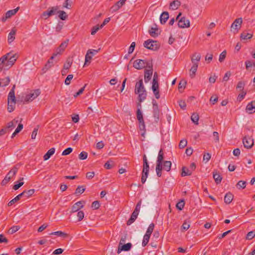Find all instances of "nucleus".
I'll return each mask as SVG.
<instances>
[{
  "instance_id": "6e6d98bb",
  "label": "nucleus",
  "mask_w": 255,
  "mask_h": 255,
  "mask_svg": "<svg viewBox=\"0 0 255 255\" xmlns=\"http://www.w3.org/2000/svg\"><path fill=\"white\" fill-rule=\"evenodd\" d=\"M6 58H7L6 55H3L0 58V71L4 69V67L2 65V63H3L4 61L6 60Z\"/></svg>"
},
{
  "instance_id": "c03bdc74",
  "label": "nucleus",
  "mask_w": 255,
  "mask_h": 255,
  "mask_svg": "<svg viewBox=\"0 0 255 255\" xmlns=\"http://www.w3.org/2000/svg\"><path fill=\"white\" fill-rule=\"evenodd\" d=\"M190 221L189 220H185L182 227H181V229L182 231H186L187 230L189 227H190Z\"/></svg>"
},
{
  "instance_id": "a878e982",
  "label": "nucleus",
  "mask_w": 255,
  "mask_h": 255,
  "mask_svg": "<svg viewBox=\"0 0 255 255\" xmlns=\"http://www.w3.org/2000/svg\"><path fill=\"white\" fill-rule=\"evenodd\" d=\"M5 55H6L7 58L6 60L4 61V63H2V65L4 67V70H8L12 66L11 64L9 65V61L8 60V56L10 55V53H8L6 54Z\"/></svg>"
},
{
  "instance_id": "4d7b16f0",
  "label": "nucleus",
  "mask_w": 255,
  "mask_h": 255,
  "mask_svg": "<svg viewBox=\"0 0 255 255\" xmlns=\"http://www.w3.org/2000/svg\"><path fill=\"white\" fill-rule=\"evenodd\" d=\"M255 237V231H252L249 232L246 237V239L247 240H252Z\"/></svg>"
},
{
  "instance_id": "49530a36",
  "label": "nucleus",
  "mask_w": 255,
  "mask_h": 255,
  "mask_svg": "<svg viewBox=\"0 0 255 255\" xmlns=\"http://www.w3.org/2000/svg\"><path fill=\"white\" fill-rule=\"evenodd\" d=\"M237 187L238 188V189H244L246 186V182L243 181H240L238 182V183L236 185Z\"/></svg>"
},
{
  "instance_id": "a19ab883",
  "label": "nucleus",
  "mask_w": 255,
  "mask_h": 255,
  "mask_svg": "<svg viewBox=\"0 0 255 255\" xmlns=\"http://www.w3.org/2000/svg\"><path fill=\"white\" fill-rule=\"evenodd\" d=\"M157 30V28L151 27L150 29H149L148 32L150 36H151L153 37H156L158 35V34L157 32H156V31Z\"/></svg>"
},
{
  "instance_id": "2eb2a0df",
  "label": "nucleus",
  "mask_w": 255,
  "mask_h": 255,
  "mask_svg": "<svg viewBox=\"0 0 255 255\" xmlns=\"http://www.w3.org/2000/svg\"><path fill=\"white\" fill-rule=\"evenodd\" d=\"M131 246L132 245L130 243L124 245L121 247L119 246L118 250V253L120 254L122 251H128L130 250Z\"/></svg>"
},
{
  "instance_id": "6ab92c4d",
  "label": "nucleus",
  "mask_w": 255,
  "mask_h": 255,
  "mask_svg": "<svg viewBox=\"0 0 255 255\" xmlns=\"http://www.w3.org/2000/svg\"><path fill=\"white\" fill-rule=\"evenodd\" d=\"M18 120L14 119L12 121L8 123L5 127L6 129H7L10 131L15 127L16 125L18 123Z\"/></svg>"
},
{
  "instance_id": "bf43d9fd",
  "label": "nucleus",
  "mask_w": 255,
  "mask_h": 255,
  "mask_svg": "<svg viewBox=\"0 0 255 255\" xmlns=\"http://www.w3.org/2000/svg\"><path fill=\"white\" fill-rule=\"evenodd\" d=\"M100 50V48H99L97 50L89 49L87 51V53H88L91 56H92H92H94L95 54H96L97 53H98Z\"/></svg>"
},
{
  "instance_id": "5701e85b",
  "label": "nucleus",
  "mask_w": 255,
  "mask_h": 255,
  "mask_svg": "<svg viewBox=\"0 0 255 255\" xmlns=\"http://www.w3.org/2000/svg\"><path fill=\"white\" fill-rule=\"evenodd\" d=\"M153 115L155 122L158 123L159 120L160 116V110L159 108H155V109H153Z\"/></svg>"
},
{
  "instance_id": "ddd939ff",
  "label": "nucleus",
  "mask_w": 255,
  "mask_h": 255,
  "mask_svg": "<svg viewBox=\"0 0 255 255\" xmlns=\"http://www.w3.org/2000/svg\"><path fill=\"white\" fill-rule=\"evenodd\" d=\"M83 203L84 202L83 201H79L75 203L71 208V212L74 213L79 211L80 209L83 208Z\"/></svg>"
},
{
  "instance_id": "a18cd8bd",
  "label": "nucleus",
  "mask_w": 255,
  "mask_h": 255,
  "mask_svg": "<svg viewBox=\"0 0 255 255\" xmlns=\"http://www.w3.org/2000/svg\"><path fill=\"white\" fill-rule=\"evenodd\" d=\"M150 235H148L147 234H145L144 237H143V241H142V246L143 247H145L147 245V244H148V242H149V240L150 239Z\"/></svg>"
},
{
  "instance_id": "de8ad7c7",
  "label": "nucleus",
  "mask_w": 255,
  "mask_h": 255,
  "mask_svg": "<svg viewBox=\"0 0 255 255\" xmlns=\"http://www.w3.org/2000/svg\"><path fill=\"white\" fill-rule=\"evenodd\" d=\"M163 169L162 165L156 164V172L158 177L161 176V171Z\"/></svg>"
},
{
  "instance_id": "c9c22d12",
  "label": "nucleus",
  "mask_w": 255,
  "mask_h": 255,
  "mask_svg": "<svg viewBox=\"0 0 255 255\" xmlns=\"http://www.w3.org/2000/svg\"><path fill=\"white\" fill-rule=\"evenodd\" d=\"M40 94V90L38 89L34 90L32 92L30 93L29 94L31 98L33 100L36 97H37Z\"/></svg>"
},
{
  "instance_id": "20e7f679",
  "label": "nucleus",
  "mask_w": 255,
  "mask_h": 255,
  "mask_svg": "<svg viewBox=\"0 0 255 255\" xmlns=\"http://www.w3.org/2000/svg\"><path fill=\"white\" fill-rule=\"evenodd\" d=\"M58 6L49 7L47 10L42 13L41 16L44 19H47L49 17L58 13Z\"/></svg>"
},
{
  "instance_id": "9b49d317",
  "label": "nucleus",
  "mask_w": 255,
  "mask_h": 255,
  "mask_svg": "<svg viewBox=\"0 0 255 255\" xmlns=\"http://www.w3.org/2000/svg\"><path fill=\"white\" fill-rule=\"evenodd\" d=\"M243 22L242 18H238L235 20L234 22L232 23L231 25V28L234 29L235 30H238L241 28V24Z\"/></svg>"
},
{
  "instance_id": "69168bd1",
  "label": "nucleus",
  "mask_w": 255,
  "mask_h": 255,
  "mask_svg": "<svg viewBox=\"0 0 255 255\" xmlns=\"http://www.w3.org/2000/svg\"><path fill=\"white\" fill-rule=\"evenodd\" d=\"M100 28H101L100 25L99 26V25L94 26L91 30V34L93 35H95Z\"/></svg>"
},
{
  "instance_id": "412c9836",
  "label": "nucleus",
  "mask_w": 255,
  "mask_h": 255,
  "mask_svg": "<svg viewBox=\"0 0 255 255\" xmlns=\"http://www.w3.org/2000/svg\"><path fill=\"white\" fill-rule=\"evenodd\" d=\"M23 178L21 177L17 181L14 182V184L12 187V189L14 190H18L22 185H23L24 182H23Z\"/></svg>"
},
{
  "instance_id": "b1692460",
  "label": "nucleus",
  "mask_w": 255,
  "mask_h": 255,
  "mask_svg": "<svg viewBox=\"0 0 255 255\" xmlns=\"http://www.w3.org/2000/svg\"><path fill=\"white\" fill-rule=\"evenodd\" d=\"M10 81L9 77L0 79V87H5L8 85Z\"/></svg>"
},
{
  "instance_id": "052dcab7",
  "label": "nucleus",
  "mask_w": 255,
  "mask_h": 255,
  "mask_svg": "<svg viewBox=\"0 0 255 255\" xmlns=\"http://www.w3.org/2000/svg\"><path fill=\"white\" fill-rule=\"evenodd\" d=\"M226 54H227V52H226V50H224L223 51L220 55V57H219V61L220 62H222L224 61L225 58H226Z\"/></svg>"
},
{
  "instance_id": "f257e3e1",
  "label": "nucleus",
  "mask_w": 255,
  "mask_h": 255,
  "mask_svg": "<svg viewBox=\"0 0 255 255\" xmlns=\"http://www.w3.org/2000/svg\"><path fill=\"white\" fill-rule=\"evenodd\" d=\"M134 92L135 94H138V102H142L146 99L147 93L143 84L142 79L136 83Z\"/></svg>"
},
{
  "instance_id": "8fccbe9b",
  "label": "nucleus",
  "mask_w": 255,
  "mask_h": 255,
  "mask_svg": "<svg viewBox=\"0 0 255 255\" xmlns=\"http://www.w3.org/2000/svg\"><path fill=\"white\" fill-rule=\"evenodd\" d=\"M252 35L250 33L243 32L241 34V38L244 40H247L251 38Z\"/></svg>"
},
{
  "instance_id": "ea45409f",
  "label": "nucleus",
  "mask_w": 255,
  "mask_h": 255,
  "mask_svg": "<svg viewBox=\"0 0 255 255\" xmlns=\"http://www.w3.org/2000/svg\"><path fill=\"white\" fill-rule=\"evenodd\" d=\"M186 81L182 80L180 82V83L178 84V90L179 92L182 93L183 91V90L185 88V86L186 85Z\"/></svg>"
},
{
  "instance_id": "aec40b11",
  "label": "nucleus",
  "mask_w": 255,
  "mask_h": 255,
  "mask_svg": "<svg viewBox=\"0 0 255 255\" xmlns=\"http://www.w3.org/2000/svg\"><path fill=\"white\" fill-rule=\"evenodd\" d=\"M18 170V168L16 166H14L6 175L9 179H11L16 173Z\"/></svg>"
},
{
  "instance_id": "37998d69",
  "label": "nucleus",
  "mask_w": 255,
  "mask_h": 255,
  "mask_svg": "<svg viewBox=\"0 0 255 255\" xmlns=\"http://www.w3.org/2000/svg\"><path fill=\"white\" fill-rule=\"evenodd\" d=\"M136 117L139 123H141L144 121L142 113L139 108H138L136 111Z\"/></svg>"
},
{
  "instance_id": "603ef678",
  "label": "nucleus",
  "mask_w": 255,
  "mask_h": 255,
  "mask_svg": "<svg viewBox=\"0 0 255 255\" xmlns=\"http://www.w3.org/2000/svg\"><path fill=\"white\" fill-rule=\"evenodd\" d=\"M154 227V224L153 223L150 224L146 231V234H147V235L150 236L151 234H152V233L153 232Z\"/></svg>"
},
{
  "instance_id": "f3484780",
  "label": "nucleus",
  "mask_w": 255,
  "mask_h": 255,
  "mask_svg": "<svg viewBox=\"0 0 255 255\" xmlns=\"http://www.w3.org/2000/svg\"><path fill=\"white\" fill-rule=\"evenodd\" d=\"M181 5V2L178 0H173L170 3L169 8L172 10H176Z\"/></svg>"
},
{
  "instance_id": "dca6fc26",
  "label": "nucleus",
  "mask_w": 255,
  "mask_h": 255,
  "mask_svg": "<svg viewBox=\"0 0 255 255\" xmlns=\"http://www.w3.org/2000/svg\"><path fill=\"white\" fill-rule=\"evenodd\" d=\"M169 18V13L167 11H163L160 17V21L161 24H165Z\"/></svg>"
},
{
  "instance_id": "864d4df0",
  "label": "nucleus",
  "mask_w": 255,
  "mask_h": 255,
  "mask_svg": "<svg viewBox=\"0 0 255 255\" xmlns=\"http://www.w3.org/2000/svg\"><path fill=\"white\" fill-rule=\"evenodd\" d=\"M184 205L185 203L184 200H181L177 203L176 206L178 209L179 210H182L184 206Z\"/></svg>"
},
{
  "instance_id": "bb28decb",
  "label": "nucleus",
  "mask_w": 255,
  "mask_h": 255,
  "mask_svg": "<svg viewBox=\"0 0 255 255\" xmlns=\"http://www.w3.org/2000/svg\"><path fill=\"white\" fill-rule=\"evenodd\" d=\"M233 195L231 192L227 193L224 197V201L226 204H230L233 199Z\"/></svg>"
},
{
  "instance_id": "3c124183",
  "label": "nucleus",
  "mask_w": 255,
  "mask_h": 255,
  "mask_svg": "<svg viewBox=\"0 0 255 255\" xmlns=\"http://www.w3.org/2000/svg\"><path fill=\"white\" fill-rule=\"evenodd\" d=\"M72 63V61H71L70 59H68L66 61V63H65L63 65V69L65 70H68L70 68Z\"/></svg>"
},
{
  "instance_id": "4c0bfd02",
  "label": "nucleus",
  "mask_w": 255,
  "mask_h": 255,
  "mask_svg": "<svg viewBox=\"0 0 255 255\" xmlns=\"http://www.w3.org/2000/svg\"><path fill=\"white\" fill-rule=\"evenodd\" d=\"M139 128L140 130L143 131L141 133V135L143 137H144L146 129H145V126L144 124V122L143 121L142 122L139 123Z\"/></svg>"
},
{
  "instance_id": "6e6552de",
  "label": "nucleus",
  "mask_w": 255,
  "mask_h": 255,
  "mask_svg": "<svg viewBox=\"0 0 255 255\" xmlns=\"http://www.w3.org/2000/svg\"><path fill=\"white\" fill-rule=\"evenodd\" d=\"M152 89L156 99H159L160 94L159 91V84L158 81H155V80L154 81H152Z\"/></svg>"
},
{
  "instance_id": "58836bf2",
  "label": "nucleus",
  "mask_w": 255,
  "mask_h": 255,
  "mask_svg": "<svg viewBox=\"0 0 255 255\" xmlns=\"http://www.w3.org/2000/svg\"><path fill=\"white\" fill-rule=\"evenodd\" d=\"M58 13H59V17L60 19L64 20L68 17L67 13L63 10H58Z\"/></svg>"
},
{
  "instance_id": "338daca9",
  "label": "nucleus",
  "mask_w": 255,
  "mask_h": 255,
  "mask_svg": "<svg viewBox=\"0 0 255 255\" xmlns=\"http://www.w3.org/2000/svg\"><path fill=\"white\" fill-rule=\"evenodd\" d=\"M68 41V40H67L66 41L62 42L58 47L64 51L66 47L67 46Z\"/></svg>"
},
{
  "instance_id": "0eeeda50",
  "label": "nucleus",
  "mask_w": 255,
  "mask_h": 255,
  "mask_svg": "<svg viewBox=\"0 0 255 255\" xmlns=\"http://www.w3.org/2000/svg\"><path fill=\"white\" fill-rule=\"evenodd\" d=\"M178 25L179 27L184 28L190 27V21L185 17H182L178 20Z\"/></svg>"
},
{
  "instance_id": "4468645a",
  "label": "nucleus",
  "mask_w": 255,
  "mask_h": 255,
  "mask_svg": "<svg viewBox=\"0 0 255 255\" xmlns=\"http://www.w3.org/2000/svg\"><path fill=\"white\" fill-rule=\"evenodd\" d=\"M16 32V29L13 27L11 31L9 33L7 37V42L8 43H11L15 39V35Z\"/></svg>"
},
{
  "instance_id": "cd10ccee",
  "label": "nucleus",
  "mask_w": 255,
  "mask_h": 255,
  "mask_svg": "<svg viewBox=\"0 0 255 255\" xmlns=\"http://www.w3.org/2000/svg\"><path fill=\"white\" fill-rule=\"evenodd\" d=\"M198 67V64H193V66L191 67L190 69V76L192 78L194 77L196 72L197 70V68Z\"/></svg>"
},
{
  "instance_id": "c756f323",
  "label": "nucleus",
  "mask_w": 255,
  "mask_h": 255,
  "mask_svg": "<svg viewBox=\"0 0 255 255\" xmlns=\"http://www.w3.org/2000/svg\"><path fill=\"white\" fill-rule=\"evenodd\" d=\"M192 174V171L189 169L188 168L183 166L182 168V172L181 176H186L191 175Z\"/></svg>"
},
{
  "instance_id": "423d86ee",
  "label": "nucleus",
  "mask_w": 255,
  "mask_h": 255,
  "mask_svg": "<svg viewBox=\"0 0 255 255\" xmlns=\"http://www.w3.org/2000/svg\"><path fill=\"white\" fill-rule=\"evenodd\" d=\"M149 168V167L148 162L143 163L142 173L141 178V182H142V183H144L146 180L148 174Z\"/></svg>"
},
{
  "instance_id": "a211bd4d",
  "label": "nucleus",
  "mask_w": 255,
  "mask_h": 255,
  "mask_svg": "<svg viewBox=\"0 0 255 255\" xmlns=\"http://www.w3.org/2000/svg\"><path fill=\"white\" fill-rule=\"evenodd\" d=\"M164 158V153L162 148L160 149L158 152L156 164L162 165V162Z\"/></svg>"
},
{
  "instance_id": "680f3d73",
  "label": "nucleus",
  "mask_w": 255,
  "mask_h": 255,
  "mask_svg": "<svg viewBox=\"0 0 255 255\" xmlns=\"http://www.w3.org/2000/svg\"><path fill=\"white\" fill-rule=\"evenodd\" d=\"M88 153L85 151L81 152L79 155V158L81 160H84L87 158Z\"/></svg>"
},
{
  "instance_id": "79ce46f5",
  "label": "nucleus",
  "mask_w": 255,
  "mask_h": 255,
  "mask_svg": "<svg viewBox=\"0 0 255 255\" xmlns=\"http://www.w3.org/2000/svg\"><path fill=\"white\" fill-rule=\"evenodd\" d=\"M50 235H57L58 236L62 237L64 238H67L68 236L67 234L62 232L61 231H57V232H52V233H50Z\"/></svg>"
},
{
  "instance_id": "7c9ffc66",
  "label": "nucleus",
  "mask_w": 255,
  "mask_h": 255,
  "mask_svg": "<svg viewBox=\"0 0 255 255\" xmlns=\"http://www.w3.org/2000/svg\"><path fill=\"white\" fill-rule=\"evenodd\" d=\"M19 9V7H17L16 8L8 10L5 14L8 17V18H10L12 16L15 15L18 9Z\"/></svg>"
},
{
  "instance_id": "f704fd0d",
  "label": "nucleus",
  "mask_w": 255,
  "mask_h": 255,
  "mask_svg": "<svg viewBox=\"0 0 255 255\" xmlns=\"http://www.w3.org/2000/svg\"><path fill=\"white\" fill-rule=\"evenodd\" d=\"M163 166V168L165 170L169 171L171 169V162L170 161H164L163 164H162Z\"/></svg>"
},
{
  "instance_id": "7ed1b4c3",
  "label": "nucleus",
  "mask_w": 255,
  "mask_h": 255,
  "mask_svg": "<svg viewBox=\"0 0 255 255\" xmlns=\"http://www.w3.org/2000/svg\"><path fill=\"white\" fill-rule=\"evenodd\" d=\"M143 46L147 49L153 51L157 50L160 46L157 41L150 39L145 41L143 43Z\"/></svg>"
},
{
  "instance_id": "f03ea898",
  "label": "nucleus",
  "mask_w": 255,
  "mask_h": 255,
  "mask_svg": "<svg viewBox=\"0 0 255 255\" xmlns=\"http://www.w3.org/2000/svg\"><path fill=\"white\" fill-rule=\"evenodd\" d=\"M133 67L138 70L142 69L145 67L151 68L153 67L152 60H146L142 59H137L134 61Z\"/></svg>"
},
{
  "instance_id": "774afa93",
  "label": "nucleus",
  "mask_w": 255,
  "mask_h": 255,
  "mask_svg": "<svg viewBox=\"0 0 255 255\" xmlns=\"http://www.w3.org/2000/svg\"><path fill=\"white\" fill-rule=\"evenodd\" d=\"M73 78V75L72 74L68 75L65 80V84L66 85H69L70 84V81Z\"/></svg>"
},
{
  "instance_id": "e2e57ef3",
  "label": "nucleus",
  "mask_w": 255,
  "mask_h": 255,
  "mask_svg": "<svg viewBox=\"0 0 255 255\" xmlns=\"http://www.w3.org/2000/svg\"><path fill=\"white\" fill-rule=\"evenodd\" d=\"M20 227L17 226H14L12 227L9 230V233L10 234H12L17 231L18 230H19Z\"/></svg>"
},
{
  "instance_id": "1a4fd4ad",
  "label": "nucleus",
  "mask_w": 255,
  "mask_h": 255,
  "mask_svg": "<svg viewBox=\"0 0 255 255\" xmlns=\"http://www.w3.org/2000/svg\"><path fill=\"white\" fill-rule=\"evenodd\" d=\"M153 73V67L144 71V82L147 83L151 79Z\"/></svg>"
},
{
  "instance_id": "4be33fe9",
  "label": "nucleus",
  "mask_w": 255,
  "mask_h": 255,
  "mask_svg": "<svg viewBox=\"0 0 255 255\" xmlns=\"http://www.w3.org/2000/svg\"><path fill=\"white\" fill-rule=\"evenodd\" d=\"M201 59V55L198 53H195L193 55L191 58V61L193 64H198V62L200 61Z\"/></svg>"
},
{
  "instance_id": "473e14b6",
  "label": "nucleus",
  "mask_w": 255,
  "mask_h": 255,
  "mask_svg": "<svg viewBox=\"0 0 255 255\" xmlns=\"http://www.w3.org/2000/svg\"><path fill=\"white\" fill-rule=\"evenodd\" d=\"M10 55L8 56V60L9 61V65L11 64L13 66V65L14 64V63L15 62V61L16 60L17 57H16V54H13L11 52H10Z\"/></svg>"
},
{
  "instance_id": "9d476101",
  "label": "nucleus",
  "mask_w": 255,
  "mask_h": 255,
  "mask_svg": "<svg viewBox=\"0 0 255 255\" xmlns=\"http://www.w3.org/2000/svg\"><path fill=\"white\" fill-rule=\"evenodd\" d=\"M15 88V85H13L8 94V98H7V102H16L15 93H14Z\"/></svg>"
},
{
  "instance_id": "e433bc0d",
  "label": "nucleus",
  "mask_w": 255,
  "mask_h": 255,
  "mask_svg": "<svg viewBox=\"0 0 255 255\" xmlns=\"http://www.w3.org/2000/svg\"><path fill=\"white\" fill-rule=\"evenodd\" d=\"M16 102H7V111L11 113L15 109Z\"/></svg>"
},
{
  "instance_id": "f8f14e48",
  "label": "nucleus",
  "mask_w": 255,
  "mask_h": 255,
  "mask_svg": "<svg viewBox=\"0 0 255 255\" xmlns=\"http://www.w3.org/2000/svg\"><path fill=\"white\" fill-rule=\"evenodd\" d=\"M247 112L252 114L255 112V101H253L249 103L246 108Z\"/></svg>"
},
{
  "instance_id": "09e8293b",
  "label": "nucleus",
  "mask_w": 255,
  "mask_h": 255,
  "mask_svg": "<svg viewBox=\"0 0 255 255\" xmlns=\"http://www.w3.org/2000/svg\"><path fill=\"white\" fill-rule=\"evenodd\" d=\"M213 178H214L215 182L217 184L220 183L221 182V180L222 179V178L221 176V175L217 173L213 174Z\"/></svg>"
},
{
  "instance_id": "5fc2aeb1",
  "label": "nucleus",
  "mask_w": 255,
  "mask_h": 255,
  "mask_svg": "<svg viewBox=\"0 0 255 255\" xmlns=\"http://www.w3.org/2000/svg\"><path fill=\"white\" fill-rule=\"evenodd\" d=\"M247 69H249V68L255 66V63L254 61H251L247 60L245 62Z\"/></svg>"
},
{
  "instance_id": "c85d7f7f",
  "label": "nucleus",
  "mask_w": 255,
  "mask_h": 255,
  "mask_svg": "<svg viewBox=\"0 0 255 255\" xmlns=\"http://www.w3.org/2000/svg\"><path fill=\"white\" fill-rule=\"evenodd\" d=\"M50 60H51V58L48 60L44 67L42 68V71H43V73H45L53 65V62H51Z\"/></svg>"
},
{
  "instance_id": "2f4dec72",
  "label": "nucleus",
  "mask_w": 255,
  "mask_h": 255,
  "mask_svg": "<svg viewBox=\"0 0 255 255\" xmlns=\"http://www.w3.org/2000/svg\"><path fill=\"white\" fill-rule=\"evenodd\" d=\"M23 194H20L17 196H16L14 198H13L12 200L10 201L8 203V206H10L12 205L15 203L17 202L18 200H19L21 198L23 197Z\"/></svg>"
},
{
  "instance_id": "72a5a7b5",
  "label": "nucleus",
  "mask_w": 255,
  "mask_h": 255,
  "mask_svg": "<svg viewBox=\"0 0 255 255\" xmlns=\"http://www.w3.org/2000/svg\"><path fill=\"white\" fill-rule=\"evenodd\" d=\"M199 119V116L198 114L197 113H193L191 117V121L196 125H198Z\"/></svg>"
},
{
  "instance_id": "393cba45",
  "label": "nucleus",
  "mask_w": 255,
  "mask_h": 255,
  "mask_svg": "<svg viewBox=\"0 0 255 255\" xmlns=\"http://www.w3.org/2000/svg\"><path fill=\"white\" fill-rule=\"evenodd\" d=\"M55 152V148H50L44 155L43 159L44 160H47L49 159L51 156H52Z\"/></svg>"
},
{
  "instance_id": "13d9d810",
  "label": "nucleus",
  "mask_w": 255,
  "mask_h": 255,
  "mask_svg": "<svg viewBox=\"0 0 255 255\" xmlns=\"http://www.w3.org/2000/svg\"><path fill=\"white\" fill-rule=\"evenodd\" d=\"M187 144V141L186 139H182L180 140L179 144V148H183L185 146H186Z\"/></svg>"
},
{
  "instance_id": "0e129e2a",
  "label": "nucleus",
  "mask_w": 255,
  "mask_h": 255,
  "mask_svg": "<svg viewBox=\"0 0 255 255\" xmlns=\"http://www.w3.org/2000/svg\"><path fill=\"white\" fill-rule=\"evenodd\" d=\"M73 151V149L71 147H68L65 149L62 153V155H67L70 154Z\"/></svg>"
},
{
  "instance_id": "39448f33",
  "label": "nucleus",
  "mask_w": 255,
  "mask_h": 255,
  "mask_svg": "<svg viewBox=\"0 0 255 255\" xmlns=\"http://www.w3.org/2000/svg\"><path fill=\"white\" fill-rule=\"evenodd\" d=\"M243 143L246 148H251L254 144V139L249 136H245L243 139Z\"/></svg>"
}]
</instances>
